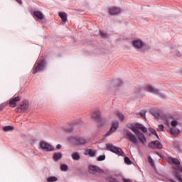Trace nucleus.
Here are the masks:
<instances>
[{"label": "nucleus", "instance_id": "obj_13", "mask_svg": "<svg viewBox=\"0 0 182 182\" xmlns=\"http://www.w3.org/2000/svg\"><path fill=\"white\" fill-rule=\"evenodd\" d=\"M92 119H94V120H96V122H97L102 123V117L100 115V111L97 110L94 112L92 114Z\"/></svg>", "mask_w": 182, "mask_h": 182}, {"label": "nucleus", "instance_id": "obj_44", "mask_svg": "<svg viewBox=\"0 0 182 182\" xmlns=\"http://www.w3.org/2000/svg\"><path fill=\"white\" fill-rule=\"evenodd\" d=\"M4 110V106L0 105V112H2Z\"/></svg>", "mask_w": 182, "mask_h": 182}, {"label": "nucleus", "instance_id": "obj_15", "mask_svg": "<svg viewBox=\"0 0 182 182\" xmlns=\"http://www.w3.org/2000/svg\"><path fill=\"white\" fill-rule=\"evenodd\" d=\"M19 100H21V97H19V96L10 99L9 100L10 107H16V102H19Z\"/></svg>", "mask_w": 182, "mask_h": 182}, {"label": "nucleus", "instance_id": "obj_28", "mask_svg": "<svg viewBox=\"0 0 182 182\" xmlns=\"http://www.w3.org/2000/svg\"><path fill=\"white\" fill-rule=\"evenodd\" d=\"M149 131L150 132V133H151V134H154V136H156L157 139H160L159 137V135L157 134V132H156V129L153 128H149Z\"/></svg>", "mask_w": 182, "mask_h": 182}, {"label": "nucleus", "instance_id": "obj_19", "mask_svg": "<svg viewBox=\"0 0 182 182\" xmlns=\"http://www.w3.org/2000/svg\"><path fill=\"white\" fill-rule=\"evenodd\" d=\"M62 159V153L60 152H55L53 155V159L54 161H59Z\"/></svg>", "mask_w": 182, "mask_h": 182}, {"label": "nucleus", "instance_id": "obj_4", "mask_svg": "<svg viewBox=\"0 0 182 182\" xmlns=\"http://www.w3.org/2000/svg\"><path fill=\"white\" fill-rule=\"evenodd\" d=\"M106 149L117 156H124V152L122 150V148L115 146L113 144H106Z\"/></svg>", "mask_w": 182, "mask_h": 182}, {"label": "nucleus", "instance_id": "obj_5", "mask_svg": "<svg viewBox=\"0 0 182 182\" xmlns=\"http://www.w3.org/2000/svg\"><path fill=\"white\" fill-rule=\"evenodd\" d=\"M144 90H146V92H149V93H153L154 95H156L157 96L161 97V99H166V95L160 93V90H156L151 85H145L144 86Z\"/></svg>", "mask_w": 182, "mask_h": 182}, {"label": "nucleus", "instance_id": "obj_30", "mask_svg": "<svg viewBox=\"0 0 182 182\" xmlns=\"http://www.w3.org/2000/svg\"><path fill=\"white\" fill-rule=\"evenodd\" d=\"M124 163H126V164H128V166H130L133 164V162H132V160H130V158L127 156L124 157Z\"/></svg>", "mask_w": 182, "mask_h": 182}, {"label": "nucleus", "instance_id": "obj_40", "mask_svg": "<svg viewBox=\"0 0 182 182\" xmlns=\"http://www.w3.org/2000/svg\"><path fill=\"white\" fill-rule=\"evenodd\" d=\"M122 181L123 182H133L132 179L126 178H122Z\"/></svg>", "mask_w": 182, "mask_h": 182}, {"label": "nucleus", "instance_id": "obj_8", "mask_svg": "<svg viewBox=\"0 0 182 182\" xmlns=\"http://www.w3.org/2000/svg\"><path fill=\"white\" fill-rule=\"evenodd\" d=\"M117 129H119V122L115 121L112 123L110 129L108 132L106 133L105 137H109V136H112V134H113V133H114Z\"/></svg>", "mask_w": 182, "mask_h": 182}, {"label": "nucleus", "instance_id": "obj_1", "mask_svg": "<svg viewBox=\"0 0 182 182\" xmlns=\"http://www.w3.org/2000/svg\"><path fill=\"white\" fill-rule=\"evenodd\" d=\"M168 163L169 164H175L176 166L173 167V174L178 182H182V178L180 176V173H178V171L182 173V166L180 161L178 159L170 156L168 158Z\"/></svg>", "mask_w": 182, "mask_h": 182}, {"label": "nucleus", "instance_id": "obj_6", "mask_svg": "<svg viewBox=\"0 0 182 182\" xmlns=\"http://www.w3.org/2000/svg\"><path fill=\"white\" fill-rule=\"evenodd\" d=\"M28 109H29V102H28V100H23L19 107H16L15 110L16 113H22L26 112Z\"/></svg>", "mask_w": 182, "mask_h": 182}, {"label": "nucleus", "instance_id": "obj_18", "mask_svg": "<svg viewBox=\"0 0 182 182\" xmlns=\"http://www.w3.org/2000/svg\"><path fill=\"white\" fill-rule=\"evenodd\" d=\"M58 16H60V18L62 19L63 22H64V23H66V22H68V14L65 12H60L58 14Z\"/></svg>", "mask_w": 182, "mask_h": 182}, {"label": "nucleus", "instance_id": "obj_27", "mask_svg": "<svg viewBox=\"0 0 182 182\" xmlns=\"http://www.w3.org/2000/svg\"><path fill=\"white\" fill-rule=\"evenodd\" d=\"M47 181L48 182H56V181H58V178H56L55 176H49L47 178Z\"/></svg>", "mask_w": 182, "mask_h": 182}, {"label": "nucleus", "instance_id": "obj_3", "mask_svg": "<svg viewBox=\"0 0 182 182\" xmlns=\"http://www.w3.org/2000/svg\"><path fill=\"white\" fill-rule=\"evenodd\" d=\"M68 141L74 146H85V144H87V139L80 135L70 137Z\"/></svg>", "mask_w": 182, "mask_h": 182}, {"label": "nucleus", "instance_id": "obj_20", "mask_svg": "<svg viewBox=\"0 0 182 182\" xmlns=\"http://www.w3.org/2000/svg\"><path fill=\"white\" fill-rule=\"evenodd\" d=\"M139 141L143 144V146H146V143H147V139L144 134H141L139 136H138Z\"/></svg>", "mask_w": 182, "mask_h": 182}, {"label": "nucleus", "instance_id": "obj_32", "mask_svg": "<svg viewBox=\"0 0 182 182\" xmlns=\"http://www.w3.org/2000/svg\"><path fill=\"white\" fill-rule=\"evenodd\" d=\"M152 115L154 117H155L156 119H160V117H161L160 112H153Z\"/></svg>", "mask_w": 182, "mask_h": 182}, {"label": "nucleus", "instance_id": "obj_9", "mask_svg": "<svg viewBox=\"0 0 182 182\" xmlns=\"http://www.w3.org/2000/svg\"><path fill=\"white\" fill-rule=\"evenodd\" d=\"M40 147L42 150H46V151H53L55 150V148L52 145L43 141H41Z\"/></svg>", "mask_w": 182, "mask_h": 182}, {"label": "nucleus", "instance_id": "obj_31", "mask_svg": "<svg viewBox=\"0 0 182 182\" xmlns=\"http://www.w3.org/2000/svg\"><path fill=\"white\" fill-rule=\"evenodd\" d=\"M97 161H103L106 160V156L105 155H100L97 159Z\"/></svg>", "mask_w": 182, "mask_h": 182}, {"label": "nucleus", "instance_id": "obj_41", "mask_svg": "<svg viewBox=\"0 0 182 182\" xmlns=\"http://www.w3.org/2000/svg\"><path fill=\"white\" fill-rule=\"evenodd\" d=\"M56 149H57V150H60V149H62V145L58 144V145L56 146Z\"/></svg>", "mask_w": 182, "mask_h": 182}, {"label": "nucleus", "instance_id": "obj_37", "mask_svg": "<svg viewBox=\"0 0 182 182\" xmlns=\"http://www.w3.org/2000/svg\"><path fill=\"white\" fill-rule=\"evenodd\" d=\"M117 86H122L123 85V81L120 79L116 80Z\"/></svg>", "mask_w": 182, "mask_h": 182}, {"label": "nucleus", "instance_id": "obj_35", "mask_svg": "<svg viewBox=\"0 0 182 182\" xmlns=\"http://www.w3.org/2000/svg\"><path fill=\"white\" fill-rule=\"evenodd\" d=\"M148 161H149V163H150V164L151 166H154V161L153 160L151 156H148Z\"/></svg>", "mask_w": 182, "mask_h": 182}, {"label": "nucleus", "instance_id": "obj_34", "mask_svg": "<svg viewBox=\"0 0 182 182\" xmlns=\"http://www.w3.org/2000/svg\"><path fill=\"white\" fill-rule=\"evenodd\" d=\"M163 130H164V124L159 125L157 128V132H163Z\"/></svg>", "mask_w": 182, "mask_h": 182}, {"label": "nucleus", "instance_id": "obj_21", "mask_svg": "<svg viewBox=\"0 0 182 182\" xmlns=\"http://www.w3.org/2000/svg\"><path fill=\"white\" fill-rule=\"evenodd\" d=\"M85 155L88 154L90 157H96V151H94L93 149H88L85 151Z\"/></svg>", "mask_w": 182, "mask_h": 182}, {"label": "nucleus", "instance_id": "obj_16", "mask_svg": "<svg viewBox=\"0 0 182 182\" xmlns=\"http://www.w3.org/2000/svg\"><path fill=\"white\" fill-rule=\"evenodd\" d=\"M33 16H35L40 21L45 19V16L43 15L42 11H33Z\"/></svg>", "mask_w": 182, "mask_h": 182}, {"label": "nucleus", "instance_id": "obj_26", "mask_svg": "<svg viewBox=\"0 0 182 182\" xmlns=\"http://www.w3.org/2000/svg\"><path fill=\"white\" fill-rule=\"evenodd\" d=\"M15 128L12 126H6L3 128L4 132H11L14 130Z\"/></svg>", "mask_w": 182, "mask_h": 182}, {"label": "nucleus", "instance_id": "obj_7", "mask_svg": "<svg viewBox=\"0 0 182 182\" xmlns=\"http://www.w3.org/2000/svg\"><path fill=\"white\" fill-rule=\"evenodd\" d=\"M124 138L129 140V141H131V143H133V144H137V137L135 136L132 132L129 130H125L124 132Z\"/></svg>", "mask_w": 182, "mask_h": 182}, {"label": "nucleus", "instance_id": "obj_39", "mask_svg": "<svg viewBox=\"0 0 182 182\" xmlns=\"http://www.w3.org/2000/svg\"><path fill=\"white\" fill-rule=\"evenodd\" d=\"M139 116H141V117H142L143 119H146V112H139Z\"/></svg>", "mask_w": 182, "mask_h": 182}, {"label": "nucleus", "instance_id": "obj_2", "mask_svg": "<svg viewBox=\"0 0 182 182\" xmlns=\"http://www.w3.org/2000/svg\"><path fill=\"white\" fill-rule=\"evenodd\" d=\"M46 65H48V63H46V59L37 60L32 69L33 75H36V73H39V72H43V70L46 69Z\"/></svg>", "mask_w": 182, "mask_h": 182}, {"label": "nucleus", "instance_id": "obj_14", "mask_svg": "<svg viewBox=\"0 0 182 182\" xmlns=\"http://www.w3.org/2000/svg\"><path fill=\"white\" fill-rule=\"evenodd\" d=\"M108 12L109 15H119V13L122 12V10L119 7H112L109 9Z\"/></svg>", "mask_w": 182, "mask_h": 182}, {"label": "nucleus", "instance_id": "obj_36", "mask_svg": "<svg viewBox=\"0 0 182 182\" xmlns=\"http://www.w3.org/2000/svg\"><path fill=\"white\" fill-rule=\"evenodd\" d=\"M75 130L73 127H70V128L65 129L66 133H73V132Z\"/></svg>", "mask_w": 182, "mask_h": 182}, {"label": "nucleus", "instance_id": "obj_33", "mask_svg": "<svg viewBox=\"0 0 182 182\" xmlns=\"http://www.w3.org/2000/svg\"><path fill=\"white\" fill-rule=\"evenodd\" d=\"M178 124V122L176 119H173L171 122V126H172V127H176V126H177Z\"/></svg>", "mask_w": 182, "mask_h": 182}, {"label": "nucleus", "instance_id": "obj_42", "mask_svg": "<svg viewBox=\"0 0 182 182\" xmlns=\"http://www.w3.org/2000/svg\"><path fill=\"white\" fill-rule=\"evenodd\" d=\"M176 55L178 56V58L181 57V53H180V51L176 52Z\"/></svg>", "mask_w": 182, "mask_h": 182}, {"label": "nucleus", "instance_id": "obj_43", "mask_svg": "<svg viewBox=\"0 0 182 182\" xmlns=\"http://www.w3.org/2000/svg\"><path fill=\"white\" fill-rule=\"evenodd\" d=\"M16 2H18V4H19V5H22V0H16Z\"/></svg>", "mask_w": 182, "mask_h": 182}, {"label": "nucleus", "instance_id": "obj_11", "mask_svg": "<svg viewBox=\"0 0 182 182\" xmlns=\"http://www.w3.org/2000/svg\"><path fill=\"white\" fill-rule=\"evenodd\" d=\"M89 171L91 174H95V173H102V171H103L102 169H100V168H99V166L93 165L89 166Z\"/></svg>", "mask_w": 182, "mask_h": 182}, {"label": "nucleus", "instance_id": "obj_22", "mask_svg": "<svg viewBox=\"0 0 182 182\" xmlns=\"http://www.w3.org/2000/svg\"><path fill=\"white\" fill-rule=\"evenodd\" d=\"M170 133L171 134H172V136H177L180 134V129L172 127L170 129Z\"/></svg>", "mask_w": 182, "mask_h": 182}, {"label": "nucleus", "instance_id": "obj_24", "mask_svg": "<svg viewBox=\"0 0 182 182\" xmlns=\"http://www.w3.org/2000/svg\"><path fill=\"white\" fill-rule=\"evenodd\" d=\"M131 130L132 132H133L134 134H136V136H138V137L139 136H141V134H143V133L140 132V131H139V129H137V128H134V127H131Z\"/></svg>", "mask_w": 182, "mask_h": 182}, {"label": "nucleus", "instance_id": "obj_45", "mask_svg": "<svg viewBox=\"0 0 182 182\" xmlns=\"http://www.w3.org/2000/svg\"><path fill=\"white\" fill-rule=\"evenodd\" d=\"M155 153L157 154V156H160V153H159L158 151H156Z\"/></svg>", "mask_w": 182, "mask_h": 182}, {"label": "nucleus", "instance_id": "obj_17", "mask_svg": "<svg viewBox=\"0 0 182 182\" xmlns=\"http://www.w3.org/2000/svg\"><path fill=\"white\" fill-rule=\"evenodd\" d=\"M135 129H137L138 130H141L143 133H147V128H146L143 124L136 123L135 124V127H134Z\"/></svg>", "mask_w": 182, "mask_h": 182}, {"label": "nucleus", "instance_id": "obj_29", "mask_svg": "<svg viewBox=\"0 0 182 182\" xmlns=\"http://www.w3.org/2000/svg\"><path fill=\"white\" fill-rule=\"evenodd\" d=\"M60 170L61 171H68V170H69V166L66 164H62L60 166Z\"/></svg>", "mask_w": 182, "mask_h": 182}, {"label": "nucleus", "instance_id": "obj_10", "mask_svg": "<svg viewBox=\"0 0 182 182\" xmlns=\"http://www.w3.org/2000/svg\"><path fill=\"white\" fill-rule=\"evenodd\" d=\"M148 147L149 149H163V145L159 141H153L148 144Z\"/></svg>", "mask_w": 182, "mask_h": 182}, {"label": "nucleus", "instance_id": "obj_38", "mask_svg": "<svg viewBox=\"0 0 182 182\" xmlns=\"http://www.w3.org/2000/svg\"><path fill=\"white\" fill-rule=\"evenodd\" d=\"M100 33L101 38H104V39L107 38V34L102 33V31H100Z\"/></svg>", "mask_w": 182, "mask_h": 182}, {"label": "nucleus", "instance_id": "obj_25", "mask_svg": "<svg viewBox=\"0 0 182 182\" xmlns=\"http://www.w3.org/2000/svg\"><path fill=\"white\" fill-rule=\"evenodd\" d=\"M116 115L117 116V117L119 118L120 122H123L124 120V115L123 114H122V112L117 111Z\"/></svg>", "mask_w": 182, "mask_h": 182}, {"label": "nucleus", "instance_id": "obj_12", "mask_svg": "<svg viewBox=\"0 0 182 182\" xmlns=\"http://www.w3.org/2000/svg\"><path fill=\"white\" fill-rule=\"evenodd\" d=\"M144 46V43H143L142 41L140 40H135L132 41V46H134L135 49H141Z\"/></svg>", "mask_w": 182, "mask_h": 182}, {"label": "nucleus", "instance_id": "obj_23", "mask_svg": "<svg viewBox=\"0 0 182 182\" xmlns=\"http://www.w3.org/2000/svg\"><path fill=\"white\" fill-rule=\"evenodd\" d=\"M71 157L73 160H75V161H78V160L80 159V155L79 154V152H73L71 154Z\"/></svg>", "mask_w": 182, "mask_h": 182}]
</instances>
